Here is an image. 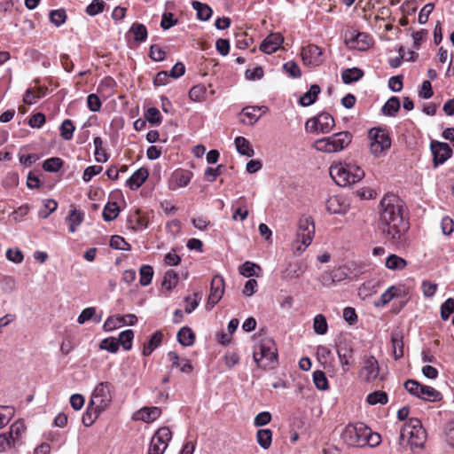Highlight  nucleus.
<instances>
[{
	"instance_id": "obj_59",
	"label": "nucleus",
	"mask_w": 454,
	"mask_h": 454,
	"mask_svg": "<svg viewBox=\"0 0 454 454\" xmlns=\"http://www.w3.org/2000/svg\"><path fill=\"white\" fill-rule=\"evenodd\" d=\"M110 247L117 250L126 251L130 249L129 244L119 235H114L111 238Z\"/></svg>"
},
{
	"instance_id": "obj_47",
	"label": "nucleus",
	"mask_w": 454,
	"mask_h": 454,
	"mask_svg": "<svg viewBox=\"0 0 454 454\" xmlns=\"http://www.w3.org/2000/svg\"><path fill=\"white\" fill-rule=\"evenodd\" d=\"M140 274V285L146 286L151 284L153 277V269L150 265H142L139 270Z\"/></svg>"
},
{
	"instance_id": "obj_19",
	"label": "nucleus",
	"mask_w": 454,
	"mask_h": 454,
	"mask_svg": "<svg viewBox=\"0 0 454 454\" xmlns=\"http://www.w3.org/2000/svg\"><path fill=\"white\" fill-rule=\"evenodd\" d=\"M283 42L284 37L280 33H272L262 41L260 50L266 54L274 53L279 49Z\"/></svg>"
},
{
	"instance_id": "obj_42",
	"label": "nucleus",
	"mask_w": 454,
	"mask_h": 454,
	"mask_svg": "<svg viewBox=\"0 0 454 454\" xmlns=\"http://www.w3.org/2000/svg\"><path fill=\"white\" fill-rule=\"evenodd\" d=\"M261 110H262L263 113H265L267 111V107L266 106H247V107L243 108L242 114L247 116L249 119L250 124H254L259 120L260 115H257V113Z\"/></svg>"
},
{
	"instance_id": "obj_22",
	"label": "nucleus",
	"mask_w": 454,
	"mask_h": 454,
	"mask_svg": "<svg viewBox=\"0 0 454 454\" xmlns=\"http://www.w3.org/2000/svg\"><path fill=\"white\" fill-rule=\"evenodd\" d=\"M148 176V170L145 168H140L127 180V185L130 190H137L144 184Z\"/></svg>"
},
{
	"instance_id": "obj_7",
	"label": "nucleus",
	"mask_w": 454,
	"mask_h": 454,
	"mask_svg": "<svg viewBox=\"0 0 454 454\" xmlns=\"http://www.w3.org/2000/svg\"><path fill=\"white\" fill-rule=\"evenodd\" d=\"M315 234V225L312 216L303 215L298 221V230L296 239L294 244V248L299 254L305 251V249L311 244Z\"/></svg>"
},
{
	"instance_id": "obj_49",
	"label": "nucleus",
	"mask_w": 454,
	"mask_h": 454,
	"mask_svg": "<svg viewBox=\"0 0 454 454\" xmlns=\"http://www.w3.org/2000/svg\"><path fill=\"white\" fill-rule=\"evenodd\" d=\"M134 338V332L130 329L122 331L119 334L118 342L125 350H129L132 347V340Z\"/></svg>"
},
{
	"instance_id": "obj_26",
	"label": "nucleus",
	"mask_w": 454,
	"mask_h": 454,
	"mask_svg": "<svg viewBox=\"0 0 454 454\" xmlns=\"http://www.w3.org/2000/svg\"><path fill=\"white\" fill-rule=\"evenodd\" d=\"M234 144L237 151L241 155H245L247 157H252L254 154V151L250 144V142L244 137H237L234 139Z\"/></svg>"
},
{
	"instance_id": "obj_4",
	"label": "nucleus",
	"mask_w": 454,
	"mask_h": 454,
	"mask_svg": "<svg viewBox=\"0 0 454 454\" xmlns=\"http://www.w3.org/2000/svg\"><path fill=\"white\" fill-rule=\"evenodd\" d=\"M330 176L337 185L349 186L364 176V171L355 164L339 162L330 167Z\"/></svg>"
},
{
	"instance_id": "obj_64",
	"label": "nucleus",
	"mask_w": 454,
	"mask_h": 454,
	"mask_svg": "<svg viewBox=\"0 0 454 454\" xmlns=\"http://www.w3.org/2000/svg\"><path fill=\"white\" fill-rule=\"evenodd\" d=\"M87 106L90 111L98 112L101 108L102 103L98 95L90 94L87 98Z\"/></svg>"
},
{
	"instance_id": "obj_43",
	"label": "nucleus",
	"mask_w": 454,
	"mask_h": 454,
	"mask_svg": "<svg viewBox=\"0 0 454 454\" xmlns=\"http://www.w3.org/2000/svg\"><path fill=\"white\" fill-rule=\"evenodd\" d=\"M366 401L371 405L386 404L388 402L387 394L384 391H374L369 394L366 397Z\"/></svg>"
},
{
	"instance_id": "obj_28",
	"label": "nucleus",
	"mask_w": 454,
	"mask_h": 454,
	"mask_svg": "<svg viewBox=\"0 0 454 454\" xmlns=\"http://www.w3.org/2000/svg\"><path fill=\"white\" fill-rule=\"evenodd\" d=\"M161 413V411L158 407H145L138 411V419H141L146 423L153 422L157 419Z\"/></svg>"
},
{
	"instance_id": "obj_1",
	"label": "nucleus",
	"mask_w": 454,
	"mask_h": 454,
	"mask_svg": "<svg viewBox=\"0 0 454 454\" xmlns=\"http://www.w3.org/2000/svg\"><path fill=\"white\" fill-rule=\"evenodd\" d=\"M380 228L385 238L393 244H401L408 230L403 218V203L394 194L386 195L380 201Z\"/></svg>"
},
{
	"instance_id": "obj_23",
	"label": "nucleus",
	"mask_w": 454,
	"mask_h": 454,
	"mask_svg": "<svg viewBox=\"0 0 454 454\" xmlns=\"http://www.w3.org/2000/svg\"><path fill=\"white\" fill-rule=\"evenodd\" d=\"M416 397L427 402H436L442 398L439 391L432 387L420 384L419 390Z\"/></svg>"
},
{
	"instance_id": "obj_36",
	"label": "nucleus",
	"mask_w": 454,
	"mask_h": 454,
	"mask_svg": "<svg viewBox=\"0 0 454 454\" xmlns=\"http://www.w3.org/2000/svg\"><path fill=\"white\" fill-rule=\"evenodd\" d=\"M102 411H98L97 407H95L94 405H90V403H89L87 410L82 418V424L85 427H90L96 421V419Z\"/></svg>"
},
{
	"instance_id": "obj_62",
	"label": "nucleus",
	"mask_w": 454,
	"mask_h": 454,
	"mask_svg": "<svg viewBox=\"0 0 454 454\" xmlns=\"http://www.w3.org/2000/svg\"><path fill=\"white\" fill-rule=\"evenodd\" d=\"M102 170H103V168L101 166H98V165L89 166L85 168V170L83 172L82 180L85 183H88L91 180V178L94 176L101 173Z\"/></svg>"
},
{
	"instance_id": "obj_8",
	"label": "nucleus",
	"mask_w": 454,
	"mask_h": 454,
	"mask_svg": "<svg viewBox=\"0 0 454 454\" xmlns=\"http://www.w3.org/2000/svg\"><path fill=\"white\" fill-rule=\"evenodd\" d=\"M368 138L370 140V152L375 157H380L391 146V139L388 134L381 129H371Z\"/></svg>"
},
{
	"instance_id": "obj_60",
	"label": "nucleus",
	"mask_w": 454,
	"mask_h": 454,
	"mask_svg": "<svg viewBox=\"0 0 454 454\" xmlns=\"http://www.w3.org/2000/svg\"><path fill=\"white\" fill-rule=\"evenodd\" d=\"M99 348L111 353H115L119 349V342L114 337L106 338L100 342Z\"/></svg>"
},
{
	"instance_id": "obj_5",
	"label": "nucleus",
	"mask_w": 454,
	"mask_h": 454,
	"mask_svg": "<svg viewBox=\"0 0 454 454\" xmlns=\"http://www.w3.org/2000/svg\"><path fill=\"white\" fill-rule=\"evenodd\" d=\"M253 357L258 367L273 368L278 363V350L274 340L270 337H262L254 347Z\"/></svg>"
},
{
	"instance_id": "obj_15",
	"label": "nucleus",
	"mask_w": 454,
	"mask_h": 454,
	"mask_svg": "<svg viewBox=\"0 0 454 454\" xmlns=\"http://www.w3.org/2000/svg\"><path fill=\"white\" fill-rule=\"evenodd\" d=\"M137 321V317L134 314H127L124 316H113L109 317L103 325V329L106 332H111L122 325H134Z\"/></svg>"
},
{
	"instance_id": "obj_57",
	"label": "nucleus",
	"mask_w": 454,
	"mask_h": 454,
	"mask_svg": "<svg viewBox=\"0 0 454 454\" xmlns=\"http://www.w3.org/2000/svg\"><path fill=\"white\" fill-rule=\"evenodd\" d=\"M66 20H67V14L63 9L53 10L50 13V20L56 27H59L62 24H64Z\"/></svg>"
},
{
	"instance_id": "obj_54",
	"label": "nucleus",
	"mask_w": 454,
	"mask_h": 454,
	"mask_svg": "<svg viewBox=\"0 0 454 454\" xmlns=\"http://www.w3.org/2000/svg\"><path fill=\"white\" fill-rule=\"evenodd\" d=\"M207 93V89L204 85L193 86L189 91V98L194 102H201Z\"/></svg>"
},
{
	"instance_id": "obj_53",
	"label": "nucleus",
	"mask_w": 454,
	"mask_h": 454,
	"mask_svg": "<svg viewBox=\"0 0 454 454\" xmlns=\"http://www.w3.org/2000/svg\"><path fill=\"white\" fill-rule=\"evenodd\" d=\"M75 128L73 122L67 119L65 120L60 126V136L64 140H71L74 135Z\"/></svg>"
},
{
	"instance_id": "obj_50",
	"label": "nucleus",
	"mask_w": 454,
	"mask_h": 454,
	"mask_svg": "<svg viewBox=\"0 0 454 454\" xmlns=\"http://www.w3.org/2000/svg\"><path fill=\"white\" fill-rule=\"evenodd\" d=\"M25 430L24 423L22 421H16L11 426L10 430L6 434L12 436V442L15 444Z\"/></svg>"
},
{
	"instance_id": "obj_21",
	"label": "nucleus",
	"mask_w": 454,
	"mask_h": 454,
	"mask_svg": "<svg viewBox=\"0 0 454 454\" xmlns=\"http://www.w3.org/2000/svg\"><path fill=\"white\" fill-rule=\"evenodd\" d=\"M346 43L350 48L364 51L369 47L371 43V38L365 33L358 32L356 35H352L349 39H346Z\"/></svg>"
},
{
	"instance_id": "obj_25",
	"label": "nucleus",
	"mask_w": 454,
	"mask_h": 454,
	"mask_svg": "<svg viewBox=\"0 0 454 454\" xmlns=\"http://www.w3.org/2000/svg\"><path fill=\"white\" fill-rule=\"evenodd\" d=\"M320 91H321V90L318 85H317V84L311 85L309 90L300 98L299 103L302 106H311L312 104H314L316 102Z\"/></svg>"
},
{
	"instance_id": "obj_35",
	"label": "nucleus",
	"mask_w": 454,
	"mask_h": 454,
	"mask_svg": "<svg viewBox=\"0 0 454 454\" xmlns=\"http://www.w3.org/2000/svg\"><path fill=\"white\" fill-rule=\"evenodd\" d=\"M177 340L183 346L189 347L194 343L195 336L189 327H182L177 333Z\"/></svg>"
},
{
	"instance_id": "obj_30",
	"label": "nucleus",
	"mask_w": 454,
	"mask_h": 454,
	"mask_svg": "<svg viewBox=\"0 0 454 454\" xmlns=\"http://www.w3.org/2000/svg\"><path fill=\"white\" fill-rule=\"evenodd\" d=\"M385 266L391 270H402L407 266V261L392 254L387 257Z\"/></svg>"
},
{
	"instance_id": "obj_18",
	"label": "nucleus",
	"mask_w": 454,
	"mask_h": 454,
	"mask_svg": "<svg viewBox=\"0 0 454 454\" xmlns=\"http://www.w3.org/2000/svg\"><path fill=\"white\" fill-rule=\"evenodd\" d=\"M301 59L304 65L317 67L322 63V50L315 45L309 44L301 51Z\"/></svg>"
},
{
	"instance_id": "obj_20",
	"label": "nucleus",
	"mask_w": 454,
	"mask_h": 454,
	"mask_svg": "<svg viewBox=\"0 0 454 454\" xmlns=\"http://www.w3.org/2000/svg\"><path fill=\"white\" fill-rule=\"evenodd\" d=\"M348 208V204L341 196H330L325 201V209L330 214H344Z\"/></svg>"
},
{
	"instance_id": "obj_24",
	"label": "nucleus",
	"mask_w": 454,
	"mask_h": 454,
	"mask_svg": "<svg viewBox=\"0 0 454 454\" xmlns=\"http://www.w3.org/2000/svg\"><path fill=\"white\" fill-rule=\"evenodd\" d=\"M168 358L171 362L173 367H179L180 371L184 373H190L192 372V365L187 359L180 361L179 356L173 351L168 353Z\"/></svg>"
},
{
	"instance_id": "obj_9",
	"label": "nucleus",
	"mask_w": 454,
	"mask_h": 454,
	"mask_svg": "<svg viewBox=\"0 0 454 454\" xmlns=\"http://www.w3.org/2000/svg\"><path fill=\"white\" fill-rule=\"evenodd\" d=\"M111 387L109 382L98 383L90 397V405L97 407L98 411H105L112 402Z\"/></svg>"
},
{
	"instance_id": "obj_33",
	"label": "nucleus",
	"mask_w": 454,
	"mask_h": 454,
	"mask_svg": "<svg viewBox=\"0 0 454 454\" xmlns=\"http://www.w3.org/2000/svg\"><path fill=\"white\" fill-rule=\"evenodd\" d=\"M256 442L263 450H268L272 442V431L270 429H259L256 432Z\"/></svg>"
},
{
	"instance_id": "obj_41",
	"label": "nucleus",
	"mask_w": 454,
	"mask_h": 454,
	"mask_svg": "<svg viewBox=\"0 0 454 454\" xmlns=\"http://www.w3.org/2000/svg\"><path fill=\"white\" fill-rule=\"evenodd\" d=\"M129 32L133 34L137 42H144L147 38V29L144 24L135 22L129 28Z\"/></svg>"
},
{
	"instance_id": "obj_44",
	"label": "nucleus",
	"mask_w": 454,
	"mask_h": 454,
	"mask_svg": "<svg viewBox=\"0 0 454 454\" xmlns=\"http://www.w3.org/2000/svg\"><path fill=\"white\" fill-rule=\"evenodd\" d=\"M178 283V275L173 270H169L166 271L163 277V280L161 286L163 288L167 290H171L174 288Z\"/></svg>"
},
{
	"instance_id": "obj_39",
	"label": "nucleus",
	"mask_w": 454,
	"mask_h": 454,
	"mask_svg": "<svg viewBox=\"0 0 454 454\" xmlns=\"http://www.w3.org/2000/svg\"><path fill=\"white\" fill-rule=\"evenodd\" d=\"M400 109V101L397 97H391L383 106L382 113L388 116H395Z\"/></svg>"
},
{
	"instance_id": "obj_34",
	"label": "nucleus",
	"mask_w": 454,
	"mask_h": 454,
	"mask_svg": "<svg viewBox=\"0 0 454 454\" xmlns=\"http://www.w3.org/2000/svg\"><path fill=\"white\" fill-rule=\"evenodd\" d=\"M363 76H364V72L357 67L348 68V69H345L344 71H342V73H341V79H342L343 82L346 84H349L351 82H357Z\"/></svg>"
},
{
	"instance_id": "obj_51",
	"label": "nucleus",
	"mask_w": 454,
	"mask_h": 454,
	"mask_svg": "<svg viewBox=\"0 0 454 454\" xmlns=\"http://www.w3.org/2000/svg\"><path fill=\"white\" fill-rule=\"evenodd\" d=\"M58 207L56 200L48 199L43 201V207L38 212L40 218H47L51 213H53Z\"/></svg>"
},
{
	"instance_id": "obj_58",
	"label": "nucleus",
	"mask_w": 454,
	"mask_h": 454,
	"mask_svg": "<svg viewBox=\"0 0 454 454\" xmlns=\"http://www.w3.org/2000/svg\"><path fill=\"white\" fill-rule=\"evenodd\" d=\"M283 68L292 78H300L301 76V71L295 61H287L284 64Z\"/></svg>"
},
{
	"instance_id": "obj_38",
	"label": "nucleus",
	"mask_w": 454,
	"mask_h": 454,
	"mask_svg": "<svg viewBox=\"0 0 454 454\" xmlns=\"http://www.w3.org/2000/svg\"><path fill=\"white\" fill-rule=\"evenodd\" d=\"M261 271H262V269L259 265H257L254 262H251L249 261L245 262L239 267V273L247 278H250L253 276H258L259 272H261Z\"/></svg>"
},
{
	"instance_id": "obj_6",
	"label": "nucleus",
	"mask_w": 454,
	"mask_h": 454,
	"mask_svg": "<svg viewBox=\"0 0 454 454\" xmlns=\"http://www.w3.org/2000/svg\"><path fill=\"white\" fill-rule=\"evenodd\" d=\"M351 141V133L348 131H341L330 137L316 140L313 144V147L321 153H333L344 150Z\"/></svg>"
},
{
	"instance_id": "obj_27",
	"label": "nucleus",
	"mask_w": 454,
	"mask_h": 454,
	"mask_svg": "<svg viewBox=\"0 0 454 454\" xmlns=\"http://www.w3.org/2000/svg\"><path fill=\"white\" fill-rule=\"evenodd\" d=\"M192 6L197 12V18L200 20L207 21L211 18L213 14V10L207 4H203L199 1H193L192 3Z\"/></svg>"
},
{
	"instance_id": "obj_55",
	"label": "nucleus",
	"mask_w": 454,
	"mask_h": 454,
	"mask_svg": "<svg viewBox=\"0 0 454 454\" xmlns=\"http://www.w3.org/2000/svg\"><path fill=\"white\" fill-rule=\"evenodd\" d=\"M145 119L152 124L159 125L161 122V114L158 108L150 107L145 113Z\"/></svg>"
},
{
	"instance_id": "obj_46",
	"label": "nucleus",
	"mask_w": 454,
	"mask_h": 454,
	"mask_svg": "<svg viewBox=\"0 0 454 454\" xmlns=\"http://www.w3.org/2000/svg\"><path fill=\"white\" fill-rule=\"evenodd\" d=\"M313 329L316 333L323 335L327 333L328 325L325 316L318 314L314 317Z\"/></svg>"
},
{
	"instance_id": "obj_11",
	"label": "nucleus",
	"mask_w": 454,
	"mask_h": 454,
	"mask_svg": "<svg viewBox=\"0 0 454 454\" xmlns=\"http://www.w3.org/2000/svg\"><path fill=\"white\" fill-rule=\"evenodd\" d=\"M171 437L172 433L168 427L160 428L152 437L148 454H163Z\"/></svg>"
},
{
	"instance_id": "obj_17",
	"label": "nucleus",
	"mask_w": 454,
	"mask_h": 454,
	"mask_svg": "<svg viewBox=\"0 0 454 454\" xmlns=\"http://www.w3.org/2000/svg\"><path fill=\"white\" fill-rule=\"evenodd\" d=\"M431 151L435 167L443 164L452 154V150L447 143L438 141L431 142Z\"/></svg>"
},
{
	"instance_id": "obj_48",
	"label": "nucleus",
	"mask_w": 454,
	"mask_h": 454,
	"mask_svg": "<svg viewBox=\"0 0 454 454\" xmlns=\"http://www.w3.org/2000/svg\"><path fill=\"white\" fill-rule=\"evenodd\" d=\"M202 298L201 293H194L193 296H187L184 298V311L188 314L192 313L200 304Z\"/></svg>"
},
{
	"instance_id": "obj_12",
	"label": "nucleus",
	"mask_w": 454,
	"mask_h": 454,
	"mask_svg": "<svg viewBox=\"0 0 454 454\" xmlns=\"http://www.w3.org/2000/svg\"><path fill=\"white\" fill-rule=\"evenodd\" d=\"M192 176L193 174L192 171L177 168L170 175L168 182V187L171 191L186 187L191 182Z\"/></svg>"
},
{
	"instance_id": "obj_61",
	"label": "nucleus",
	"mask_w": 454,
	"mask_h": 454,
	"mask_svg": "<svg viewBox=\"0 0 454 454\" xmlns=\"http://www.w3.org/2000/svg\"><path fill=\"white\" fill-rule=\"evenodd\" d=\"M453 312L454 299L448 298L441 306V317L442 320H447Z\"/></svg>"
},
{
	"instance_id": "obj_63",
	"label": "nucleus",
	"mask_w": 454,
	"mask_h": 454,
	"mask_svg": "<svg viewBox=\"0 0 454 454\" xmlns=\"http://www.w3.org/2000/svg\"><path fill=\"white\" fill-rule=\"evenodd\" d=\"M96 314V309L94 307H88L84 309L78 316L77 322L80 325H83L85 322L93 318Z\"/></svg>"
},
{
	"instance_id": "obj_3",
	"label": "nucleus",
	"mask_w": 454,
	"mask_h": 454,
	"mask_svg": "<svg viewBox=\"0 0 454 454\" xmlns=\"http://www.w3.org/2000/svg\"><path fill=\"white\" fill-rule=\"evenodd\" d=\"M427 438V434L421 421L416 418H411L401 429L399 442L412 452H417L425 448Z\"/></svg>"
},
{
	"instance_id": "obj_13",
	"label": "nucleus",
	"mask_w": 454,
	"mask_h": 454,
	"mask_svg": "<svg viewBox=\"0 0 454 454\" xmlns=\"http://www.w3.org/2000/svg\"><path fill=\"white\" fill-rule=\"evenodd\" d=\"M379 373L380 367L378 361L372 356H367L359 372V377L366 382H372L379 377Z\"/></svg>"
},
{
	"instance_id": "obj_45",
	"label": "nucleus",
	"mask_w": 454,
	"mask_h": 454,
	"mask_svg": "<svg viewBox=\"0 0 454 454\" xmlns=\"http://www.w3.org/2000/svg\"><path fill=\"white\" fill-rule=\"evenodd\" d=\"M63 165V160L59 157H51L44 160L43 168L48 172H58Z\"/></svg>"
},
{
	"instance_id": "obj_14",
	"label": "nucleus",
	"mask_w": 454,
	"mask_h": 454,
	"mask_svg": "<svg viewBox=\"0 0 454 454\" xmlns=\"http://www.w3.org/2000/svg\"><path fill=\"white\" fill-rule=\"evenodd\" d=\"M224 293V281L220 276H215L211 280L210 293L207 299V308L211 309L222 299Z\"/></svg>"
},
{
	"instance_id": "obj_32",
	"label": "nucleus",
	"mask_w": 454,
	"mask_h": 454,
	"mask_svg": "<svg viewBox=\"0 0 454 454\" xmlns=\"http://www.w3.org/2000/svg\"><path fill=\"white\" fill-rule=\"evenodd\" d=\"M83 212L77 210L76 208H73L67 217V221L69 223V231L74 233L76 231V228L83 222Z\"/></svg>"
},
{
	"instance_id": "obj_37",
	"label": "nucleus",
	"mask_w": 454,
	"mask_h": 454,
	"mask_svg": "<svg viewBox=\"0 0 454 454\" xmlns=\"http://www.w3.org/2000/svg\"><path fill=\"white\" fill-rule=\"evenodd\" d=\"M120 213V207L117 202H108L104 209L102 216L105 221L110 222L114 220Z\"/></svg>"
},
{
	"instance_id": "obj_2",
	"label": "nucleus",
	"mask_w": 454,
	"mask_h": 454,
	"mask_svg": "<svg viewBox=\"0 0 454 454\" xmlns=\"http://www.w3.org/2000/svg\"><path fill=\"white\" fill-rule=\"evenodd\" d=\"M342 442L348 447H376L381 442V436L372 431L362 422L348 424L340 434Z\"/></svg>"
},
{
	"instance_id": "obj_56",
	"label": "nucleus",
	"mask_w": 454,
	"mask_h": 454,
	"mask_svg": "<svg viewBox=\"0 0 454 454\" xmlns=\"http://www.w3.org/2000/svg\"><path fill=\"white\" fill-rule=\"evenodd\" d=\"M105 8V2L103 0H93L87 7L86 13L90 16H95L101 13Z\"/></svg>"
},
{
	"instance_id": "obj_29",
	"label": "nucleus",
	"mask_w": 454,
	"mask_h": 454,
	"mask_svg": "<svg viewBox=\"0 0 454 454\" xmlns=\"http://www.w3.org/2000/svg\"><path fill=\"white\" fill-rule=\"evenodd\" d=\"M93 145L95 147L94 156L95 160L98 163H105L109 159V154L103 148V140L100 137H96L93 139Z\"/></svg>"
},
{
	"instance_id": "obj_16",
	"label": "nucleus",
	"mask_w": 454,
	"mask_h": 454,
	"mask_svg": "<svg viewBox=\"0 0 454 454\" xmlns=\"http://www.w3.org/2000/svg\"><path fill=\"white\" fill-rule=\"evenodd\" d=\"M407 295V288L404 285H393L389 286L375 302L376 307H383L395 298H405Z\"/></svg>"
},
{
	"instance_id": "obj_52",
	"label": "nucleus",
	"mask_w": 454,
	"mask_h": 454,
	"mask_svg": "<svg viewBox=\"0 0 454 454\" xmlns=\"http://www.w3.org/2000/svg\"><path fill=\"white\" fill-rule=\"evenodd\" d=\"M313 381L316 387L319 390H326L329 388L325 373L322 371L317 370L313 372Z\"/></svg>"
},
{
	"instance_id": "obj_10",
	"label": "nucleus",
	"mask_w": 454,
	"mask_h": 454,
	"mask_svg": "<svg viewBox=\"0 0 454 454\" xmlns=\"http://www.w3.org/2000/svg\"><path fill=\"white\" fill-rule=\"evenodd\" d=\"M334 119L328 113H321L306 121L305 129L310 132L329 133L334 127Z\"/></svg>"
},
{
	"instance_id": "obj_31",
	"label": "nucleus",
	"mask_w": 454,
	"mask_h": 454,
	"mask_svg": "<svg viewBox=\"0 0 454 454\" xmlns=\"http://www.w3.org/2000/svg\"><path fill=\"white\" fill-rule=\"evenodd\" d=\"M162 333L160 332H155L147 343L144 345L143 355L148 356L152 352L156 349L162 341Z\"/></svg>"
},
{
	"instance_id": "obj_40",
	"label": "nucleus",
	"mask_w": 454,
	"mask_h": 454,
	"mask_svg": "<svg viewBox=\"0 0 454 454\" xmlns=\"http://www.w3.org/2000/svg\"><path fill=\"white\" fill-rule=\"evenodd\" d=\"M391 342L395 359H400L403 356V342L400 333L391 335Z\"/></svg>"
}]
</instances>
